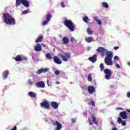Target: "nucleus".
I'll return each mask as SVG.
<instances>
[{
	"instance_id": "1",
	"label": "nucleus",
	"mask_w": 130,
	"mask_h": 130,
	"mask_svg": "<svg viewBox=\"0 0 130 130\" xmlns=\"http://www.w3.org/2000/svg\"><path fill=\"white\" fill-rule=\"evenodd\" d=\"M96 51L100 52L102 56H104L105 54L107 56L105 58V62L107 66H113V62H112V58L113 57V52L112 51H107L106 49L102 47H99L97 49Z\"/></svg>"
},
{
	"instance_id": "2",
	"label": "nucleus",
	"mask_w": 130,
	"mask_h": 130,
	"mask_svg": "<svg viewBox=\"0 0 130 130\" xmlns=\"http://www.w3.org/2000/svg\"><path fill=\"white\" fill-rule=\"evenodd\" d=\"M3 21L7 25H14L16 24V20L13 17V16L9 13H3L2 17Z\"/></svg>"
},
{
	"instance_id": "3",
	"label": "nucleus",
	"mask_w": 130,
	"mask_h": 130,
	"mask_svg": "<svg viewBox=\"0 0 130 130\" xmlns=\"http://www.w3.org/2000/svg\"><path fill=\"white\" fill-rule=\"evenodd\" d=\"M64 21H63V24H64V26L67 27L70 31H72L73 32V31H75V28H76V25L74 24V23H73V21L67 19L66 17L64 18Z\"/></svg>"
},
{
	"instance_id": "4",
	"label": "nucleus",
	"mask_w": 130,
	"mask_h": 130,
	"mask_svg": "<svg viewBox=\"0 0 130 130\" xmlns=\"http://www.w3.org/2000/svg\"><path fill=\"white\" fill-rule=\"evenodd\" d=\"M63 54H60V57L63 61H69V59H71L72 57V54L71 53H63Z\"/></svg>"
},
{
	"instance_id": "5",
	"label": "nucleus",
	"mask_w": 130,
	"mask_h": 130,
	"mask_svg": "<svg viewBox=\"0 0 130 130\" xmlns=\"http://www.w3.org/2000/svg\"><path fill=\"white\" fill-rule=\"evenodd\" d=\"M40 106L42 108H45V109H49L50 108V105L48 101H44L43 102L40 103Z\"/></svg>"
},
{
	"instance_id": "6",
	"label": "nucleus",
	"mask_w": 130,
	"mask_h": 130,
	"mask_svg": "<svg viewBox=\"0 0 130 130\" xmlns=\"http://www.w3.org/2000/svg\"><path fill=\"white\" fill-rule=\"evenodd\" d=\"M16 61H22L23 60H27L28 58L23 55H18L14 58Z\"/></svg>"
},
{
	"instance_id": "7",
	"label": "nucleus",
	"mask_w": 130,
	"mask_h": 130,
	"mask_svg": "<svg viewBox=\"0 0 130 130\" xmlns=\"http://www.w3.org/2000/svg\"><path fill=\"white\" fill-rule=\"evenodd\" d=\"M104 74H106L105 79L106 80H109L112 75V72H111V70L108 69H106L104 70Z\"/></svg>"
},
{
	"instance_id": "8",
	"label": "nucleus",
	"mask_w": 130,
	"mask_h": 130,
	"mask_svg": "<svg viewBox=\"0 0 130 130\" xmlns=\"http://www.w3.org/2000/svg\"><path fill=\"white\" fill-rule=\"evenodd\" d=\"M91 118L92 121L91 120V118H88V122L89 125H93V122L94 124H95V125H98V122L97 121V120H96V117L92 116Z\"/></svg>"
},
{
	"instance_id": "9",
	"label": "nucleus",
	"mask_w": 130,
	"mask_h": 130,
	"mask_svg": "<svg viewBox=\"0 0 130 130\" xmlns=\"http://www.w3.org/2000/svg\"><path fill=\"white\" fill-rule=\"evenodd\" d=\"M53 125H57L56 130H60L61 128H62V125L57 121L52 122Z\"/></svg>"
},
{
	"instance_id": "10",
	"label": "nucleus",
	"mask_w": 130,
	"mask_h": 130,
	"mask_svg": "<svg viewBox=\"0 0 130 130\" xmlns=\"http://www.w3.org/2000/svg\"><path fill=\"white\" fill-rule=\"evenodd\" d=\"M53 60L55 63H57V64H61L62 63V61H61L60 58L56 56L53 57Z\"/></svg>"
},
{
	"instance_id": "11",
	"label": "nucleus",
	"mask_w": 130,
	"mask_h": 130,
	"mask_svg": "<svg viewBox=\"0 0 130 130\" xmlns=\"http://www.w3.org/2000/svg\"><path fill=\"white\" fill-rule=\"evenodd\" d=\"M37 88H45V83L43 81H40L36 83Z\"/></svg>"
},
{
	"instance_id": "12",
	"label": "nucleus",
	"mask_w": 130,
	"mask_h": 130,
	"mask_svg": "<svg viewBox=\"0 0 130 130\" xmlns=\"http://www.w3.org/2000/svg\"><path fill=\"white\" fill-rule=\"evenodd\" d=\"M35 51H41L42 50V46L40 45V44H37L34 47Z\"/></svg>"
},
{
	"instance_id": "13",
	"label": "nucleus",
	"mask_w": 130,
	"mask_h": 130,
	"mask_svg": "<svg viewBox=\"0 0 130 130\" xmlns=\"http://www.w3.org/2000/svg\"><path fill=\"white\" fill-rule=\"evenodd\" d=\"M21 4L24 7H25V8H29V7H30L29 1L27 0H21Z\"/></svg>"
},
{
	"instance_id": "14",
	"label": "nucleus",
	"mask_w": 130,
	"mask_h": 130,
	"mask_svg": "<svg viewBox=\"0 0 130 130\" xmlns=\"http://www.w3.org/2000/svg\"><path fill=\"white\" fill-rule=\"evenodd\" d=\"M88 59L92 62H95L97 60V55L94 54L92 57H89L88 58Z\"/></svg>"
},
{
	"instance_id": "15",
	"label": "nucleus",
	"mask_w": 130,
	"mask_h": 130,
	"mask_svg": "<svg viewBox=\"0 0 130 130\" xmlns=\"http://www.w3.org/2000/svg\"><path fill=\"white\" fill-rule=\"evenodd\" d=\"M88 91L90 94H93L95 92V88L93 86H89L88 87Z\"/></svg>"
},
{
	"instance_id": "16",
	"label": "nucleus",
	"mask_w": 130,
	"mask_h": 130,
	"mask_svg": "<svg viewBox=\"0 0 130 130\" xmlns=\"http://www.w3.org/2000/svg\"><path fill=\"white\" fill-rule=\"evenodd\" d=\"M51 106L54 109H57L58 108V104L56 102H52Z\"/></svg>"
},
{
	"instance_id": "17",
	"label": "nucleus",
	"mask_w": 130,
	"mask_h": 130,
	"mask_svg": "<svg viewBox=\"0 0 130 130\" xmlns=\"http://www.w3.org/2000/svg\"><path fill=\"white\" fill-rule=\"evenodd\" d=\"M93 40H94V38L92 37H88L85 38V41L87 42V43H91Z\"/></svg>"
},
{
	"instance_id": "18",
	"label": "nucleus",
	"mask_w": 130,
	"mask_h": 130,
	"mask_svg": "<svg viewBox=\"0 0 130 130\" xmlns=\"http://www.w3.org/2000/svg\"><path fill=\"white\" fill-rule=\"evenodd\" d=\"M62 42L64 44H68L70 42V40L67 37H63L62 39Z\"/></svg>"
},
{
	"instance_id": "19",
	"label": "nucleus",
	"mask_w": 130,
	"mask_h": 130,
	"mask_svg": "<svg viewBox=\"0 0 130 130\" xmlns=\"http://www.w3.org/2000/svg\"><path fill=\"white\" fill-rule=\"evenodd\" d=\"M3 76V78H4V80H6L7 78H8V76H9V71L8 70L4 71Z\"/></svg>"
},
{
	"instance_id": "20",
	"label": "nucleus",
	"mask_w": 130,
	"mask_h": 130,
	"mask_svg": "<svg viewBox=\"0 0 130 130\" xmlns=\"http://www.w3.org/2000/svg\"><path fill=\"white\" fill-rule=\"evenodd\" d=\"M43 40V36L38 37V38L36 40V43H38L39 42H41Z\"/></svg>"
},
{
	"instance_id": "21",
	"label": "nucleus",
	"mask_w": 130,
	"mask_h": 130,
	"mask_svg": "<svg viewBox=\"0 0 130 130\" xmlns=\"http://www.w3.org/2000/svg\"><path fill=\"white\" fill-rule=\"evenodd\" d=\"M28 96L31 97V98H36V94L32 91H29L28 92Z\"/></svg>"
},
{
	"instance_id": "22",
	"label": "nucleus",
	"mask_w": 130,
	"mask_h": 130,
	"mask_svg": "<svg viewBox=\"0 0 130 130\" xmlns=\"http://www.w3.org/2000/svg\"><path fill=\"white\" fill-rule=\"evenodd\" d=\"M51 18H52V15L50 14H48L46 15V19L47 20L49 21V22L50 21Z\"/></svg>"
},
{
	"instance_id": "23",
	"label": "nucleus",
	"mask_w": 130,
	"mask_h": 130,
	"mask_svg": "<svg viewBox=\"0 0 130 130\" xmlns=\"http://www.w3.org/2000/svg\"><path fill=\"white\" fill-rule=\"evenodd\" d=\"M22 4V0H16L15 6L19 7Z\"/></svg>"
},
{
	"instance_id": "24",
	"label": "nucleus",
	"mask_w": 130,
	"mask_h": 130,
	"mask_svg": "<svg viewBox=\"0 0 130 130\" xmlns=\"http://www.w3.org/2000/svg\"><path fill=\"white\" fill-rule=\"evenodd\" d=\"M94 20L97 22L98 24L99 25H102V21H101V20L98 19V17H95L94 18Z\"/></svg>"
},
{
	"instance_id": "25",
	"label": "nucleus",
	"mask_w": 130,
	"mask_h": 130,
	"mask_svg": "<svg viewBox=\"0 0 130 130\" xmlns=\"http://www.w3.org/2000/svg\"><path fill=\"white\" fill-rule=\"evenodd\" d=\"M87 32L89 35H92L93 34V31L91 30V28L90 27H88L86 30Z\"/></svg>"
},
{
	"instance_id": "26",
	"label": "nucleus",
	"mask_w": 130,
	"mask_h": 130,
	"mask_svg": "<svg viewBox=\"0 0 130 130\" xmlns=\"http://www.w3.org/2000/svg\"><path fill=\"white\" fill-rule=\"evenodd\" d=\"M102 6H103V7H104V8H106V9H108V8L109 7L108 4H107V3H106V2L103 3Z\"/></svg>"
},
{
	"instance_id": "27",
	"label": "nucleus",
	"mask_w": 130,
	"mask_h": 130,
	"mask_svg": "<svg viewBox=\"0 0 130 130\" xmlns=\"http://www.w3.org/2000/svg\"><path fill=\"white\" fill-rule=\"evenodd\" d=\"M83 20L85 23H87L89 22V17L87 16H84L83 18Z\"/></svg>"
},
{
	"instance_id": "28",
	"label": "nucleus",
	"mask_w": 130,
	"mask_h": 130,
	"mask_svg": "<svg viewBox=\"0 0 130 130\" xmlns=\"http://www.w3.org/2000/svg\"><path fill=\"white\" fill-rule=\"evenodd\" d=\"M42 73H43V68H42L37 71L36 74L37 75H41V74H42Z\"/></svg>"
},
{
	"instance_id": "29",
	"label": "nucleus",
	"mask_w": 130,
	"mask_h": 130,
	"mask_svg": "<svg viewBox=\"0 0 130 130\" xmlns=\"http://www.w3.org/2000/svg\"><path fill=\"white\" fill-rule=\"evenodd\" d=\"M46 57L48 58V59H52V57L51 56V55L49 53H47L46 55Z\"/></svg>"
},
{
	"instance_id": "30",
	"label": "nucleus",
	"mask_w": 130,
	"mask_h": 130,
	"mask_svg": "<svg viewBox=\"0 0 130 130\" xmlns=\"http://www.w3.org/2000/svg\"><path fill=\"white\" fill-rule=\"evenodd\" d=\"M100 68L101 69V72H103L104 71V64H103V63L100 64Z\"/></svg>"
},
{
	"instance_id": "31",
	"label": "nucleus",
	"mask_w": 130,
	"mask_h": 130,
	"mask_svg": "<svg viewBox=\"0 0 130 130\" xmlns=\"http://www.w3.org/2000/svg\"><path fill=\"white\" fill-rule=\"evenodd\" d=\"M120 115L121 118H122L123 119H126V118H127V116L126 115V114H120Z\"/></svg>"
},
{
	"instance_id": "32",
	"label": "nucleus",
	"mask_w": 130,
	"mask_h": 130,
	"mask_svg": "<svg viewBox=\"0 0 130 130\" xmlns=\"http://www.w3.org/2000/svg\"><path fill=\"white\" fill-rule=\"evenodd\" d=\"M87 80L89 81V82H92V77L91 76V74H89L88 76Z\"/></svg>"
},
{
	"instance_id": "33",
	"label": "nucleus",
	"mask_w": 130,
	"mask_h": 130,
	"mask_svg": "<svg viewBox=\"0 0 130 130\" xmlns=\"http://www.w3.org/2000/svg\"><path fill=\"white\" fill-rule=\"evenodd\" d=\"M48 71H49V69H48V68H45V69L43 68V73H47V72H48Z\"/></svg>"
},
{
	"instance_id": "34",
	"label": "nucleus",
	"mask_w": 130,
	"mask_h": 130,
	"mask_svg": "<svg viewBox=\"0 0 130 130\" xmlns=\"http://www.w3.org/2000/svg\"><path fill=\"white\" fill-rule=\"evenodd\" d=\"M117 121L118 123L120 124L121 122H122V119H121V118L118 117Z\"/></svg>"
},
{
	"instance_id": "35",
	"label": "nucleus",
	"mask_w": 130,
	"mask_h": 130,
	"mask_svg": "<svg viewBox=\"0 0 130 130\" xmlns=\"http://www.w3.org/2000/svg\"><path fill=\"white\" fill-rule=\"evenodd\" d=\"M48 22H49V21H48L47 20H45L43 23V26H45V25H47V23H48Z\"/></svg>"
},
{
	"instance_id": "36",
	"label": "nucleus",
	"mask_w": 130,
	"mask_h": 130,
	"mask_svg": "<svg viewBox=\"0 0 130 130\" xmlns=\"http://www.w3.org/2000/svg\"><path fill=\"white\" fill-rule=\"evenodd\" d=\"M55 74L57 75L58 76V75H59V74H60V72L58 70H56L55 71Z\"/></svg>"
},
{
	"instance_id": "37",
	"label": "nucleus",
	"mask_w": 130,
	"mask_h": 130,
	"mask_svg": "<svg viewBox=\"0 0 130 130\" xmlns=\"http://www.w3.org/2000/svg\"><path fill=\"white\" fill-rule=\"evenodd\" d=\"M28 84H29V85H33V82H32L31 79L28 80Z\"/></svg>"
},
{
	"instance_id": "38",
	"label": "nucleus",
	"mask_w": 130,
	"mask_h": 130,
	"mask_svg": "<svg viewBox=\"0 0 130 130\" xmlns=\"http://www.w3.org/2000/svg\"><path fill=\"white\" fill-rule=\"evenodd\" d=\"M61 8H64L66 7V5H64V3L63 2L61 3Z\"/></svg>"
},
{
	"instance_id": "39",
	"label": "nucleus",
	"mask_w": 130,
	"mask_h": 130,
	"mask_svg": "<svg viewBox=\"0 0 130 130\" xmlns=\"http://www.w3.org/2000/svg\"><path fill=\"white\" fill-rule=\"evenodd\" d=\"M123 110V109L121 107H117L116 108V110Z\"/></svg>"
},
{
	"instance_id": "40",
	"label": "nucleus",
	"mask_w": 130,
	"mask_h": 130,
	"mask_svg": "<svg viewBox=\"0 0 130 130\" xmlns=\"http://www.w3.org/2000/svg\"><path fill=\"white\" fill-rule=\"evenodd\" d=\"M27 13H28V10H24L22 12V14H27Z\"/></svg>"
},
{
	"instance_id": "41",
	"label": "nucleus",
	"mask_w": 130,
	"mask_h": 130,
	"mask_svg": "<svg viewBox=\"0 0 130 130\" xmlns=\"http://www.w3.org/2000/svg\"><path fill=\"white\" fill-rule=\"evenodd\" d=\"M121 123L123 126H125L126 125V123H125V122H122Z\"/></svg>"
},
{
	"instance_id": "42",
	"label": "nucleus",
	"mask_w": 130,
	"mask_h": 130,
	"mask_svg": "<svg viewBox=\"0 0 130 130\" xmlns=\"http://www.w3.org/2000/svg\"><path fill=\"white\" fill-rule=\"evenodd\" d=\"M74 40H75V39L73 37H72L70 40L71 43H74Z\"/></svg>"
},
{
	"instance_id": "43",
	"label": "nucleus",
	"mask_w": 130,
	"mask_h": 130,
	"mask_svg": "<svg viewBox=\"0 0 130 130\" xmlns=\"http://www.w3.org/2000/svg\"><path fill=\"white\" fill-rule=\"evenodd\" d=\"M114 60H118V56H115L114 57Z\"/></svg>"
},
{
	"instance_id": "44",
	"label": "nucleus",
	"mask_w": 130,
	"mask_h": 130,
	"mask_svg": "<svg viewBox=\"0 0 130 130\" xmlns=\"http://www.w3.org/2000/svg\"><path fill=\"white\" fill-rule=\"evenodd\" d=\"M127 97L128 98H130V92H129V91H128V92H127Z\"/></svg>"
},
{
	"instance_id": "45",
	"label": "nucleus",
	"mask_w": 130,
	"mask_h": 130,
	"mask_svg": "<svg viewBox=\"0 0 130 130\" xmlns=\"http://www.w3.org/2000/svg\"><path fill=\"white\" fill-rule=\"evenodd\" d=\"M119 49V46H116V47H114V49L115 50H117V49Z\"/></svg>"
},
{
	"instance_id": "46",
	"label": "nucleus",
	"mask_w": 130,
	"mask_h": 130,
	"mask_svg": "<svg viewBox=\"0 0 130 130\" xmlns=\"http://www.w3.org/2000/svg\"><path fill=\"white\" fill-rule=\"evenodd\" d=\"M91 105L92 106H95V102H94L93 101H91Z\"/></svg>"
},
{
	"instance_id": "47",
	"label": "nucleus",
	"mask_w": 130,
	"mask_h": 130,
	"mask_svg": "<svg viewBox=\"0 0 130 130\" xmlns=\"http://www.w3.org/2000/svg\"><path fill=\"white\" fill-rule=\"evenodd\" d=\"M126 112L125 111H123V112H121L119 113V114H126Z\"/></svg>"
},
{
	"instance_id": "48",
	"label": "nucleus",
	"mask_w": 130,
	"mask_h": 130,
	"mask_svg": "<svg viewBox=\"0 0 130 130\" xmlns=\"http://www.w3.org/2000/svg\"><path fill=\"white\" fill-rule=\"evenodd\" d=\"M10 130H17V126H15L13 128Z\"/></svg>"
},
{
	"instance_id": "49",
	"label": "nucleus",
	"mask_w": 130,
	"mask_h": 130,
	"mask_svg": "<svg viewBox=\"0 0 130 130\" xmlns=\"http://www.w3.org/2000/svg\"><path fill=\"white\" fill-rule=\"evenodd\" d=\"M72 123H75L76 122V120L75 119H72Z\"/></svg>"
},
{
	"instance_id": "50",
	"label": "nucleus",
	"mask_w": 130,
	"mask_h": 130,
	"mask_svg": "<svg viewBox=\"0 0 130 130\" xmlns=\"http://www.w3.org/2000/svg\"><path fill=\"white\" fill-rule=\"evenodd\" d=\"M116 67L117 69H120V66H119V64H116Z\"/></svg>"
},
{
	"instance_id": "51",
	"label": "nucleus",
	"mask_w": 130,
	"mask_h": 130,
	"mask_svg": "<svg viewBox=\"0 0 130 130\" xmlns=\"http://www.w3.org/2000/svg\"><path fill=\"white\" fill-rule=\"evenodd\" d=\"M111 124H112V125H113V126H115V125H114V123L113 122V121H111Z\"/></svg>"
},
{
	"instance_id": "52",
	"label": "nucleus",
	"mask_w": 130,
	"mask_h": 130,
	"mask_svg": "<svg viewBox=\"0 0 130 130\" xmlns=\"http://www.w3.org/2000/svg\"><path fill=\"white\" fill-rule=\"evenodd\" d=\"M112 130H117V128H116V127H113L112 129Z\"/></svg>"
},
{
	"instance_id": "53",
	"label": "nucleus",
	"mask_w": 130,
	"mask_h": 130,
	"mask_svg": "<svg viewBox=\"0 0 130 130\" xmlns=\"http://www.w3.org/2000/svg\"><path fill=\"white\" fill-rule=\"evenodd\" d=\"M126 111L127 112H128V113H130V110L127 109Z\"/></svg>"
},
{
	"instance_id": "54",
	"label": "nucleus",
	"mask_w": 130,
	"mask_h": 130,
	"mask_svg": "<svg viewBox=\"0 0 130 130\" xmlns=\"http://www.w3.org/2000/svg\"><path fill=\"white\" fill-rule=\"evenodd\" d=\"M127 64L129 66V67H130V62H127Z\"/></svg>"
},
{
	"instance_id": "55",
	"label": "nucleus",
	"mask_w": 130,
	"mask_h": 130,
	"mask_svg": "<svg viewBox=\"0 0 130 130\" xmlns=\"http://www.w3.org/2000/svg\"><path fill=\"white\" fill-rule=\"evenodd\" d=\"M41 45H42V46H44V47H46L45 45L43 44H42Z\"/></svg>"
},
{
	"instance_id": "56",
	"label": "nucleus",
	"mask_w": 130,
	"mask_h": 130,
	"mask_svg": "<svg viewBox=\"0 0 130 130\" xmlns=\"http://www.w3.org/2000/svg\"><path fill=\"white\" fill-rule=\"evenodd\" d=\"M57 84H59V83L58 82H57Z\"/></svg>"
}]
</instances>
